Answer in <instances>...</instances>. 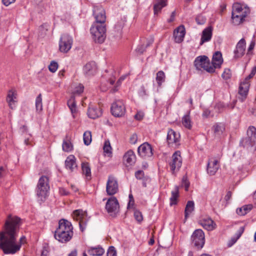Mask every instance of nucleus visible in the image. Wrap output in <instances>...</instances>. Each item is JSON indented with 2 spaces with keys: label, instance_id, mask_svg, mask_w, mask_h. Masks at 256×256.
<instances>
[{
  "label": "nucleus",
  "instance_id": "23",
  "mask_svg": "<svg viewBox=\"0 0 256 256\" xmlns=\"http://www.w3.org/2000/svg\"><path fill=\"white\" fill-rule=\"evenodd\" d=\"M16 94L15 90H11L8 92L6 97V102L8 104L9 107L12 110L16 108Z\"/></svg>",
  "mask_w": 256,
  "mask_h": 256
},
{
  "label": "nucleus",
  "instance_id": "53",
  "mask_svg": "<svg viewBox=\"0 0 256 256\" xmlns=\"http://www.w3.org/2000/svg\"><path fill=\"white\" fill-rule=\"evenodd\" d=\"M107 256H116V252L114 246H110L107 252Z\"/></svg>",
  "mask_w": 256,
  "mask_h": 256
},
{
  "label": "nucleus",
  "instance_id": "29",
  "mask_svg": "<svg viewBox=\"0 0 256 256\" xmlns=\"http://www.w3.org/2000/svg\"><path fill=\"white\" fill-rule=\"evenodd\" d=\"M102 114V110L100 108L90 107L88 111V117L92 119H95L100 116Z\"/></svg>",
  "mask_w": 256,
  "mask_h": 256
},
{
  "label": "nucleus",
  "instance_id": "52",
  "mask_svg": "<svg viewBox=\"0 0 256 256\" xmlns=\"http://www.w3.org/2000/svg\"><path fill=\"white\" fill-rule=\"evenodd\" d=\"M256 73V66L253 67L250 74L244 79V81L250 82V80L254 77Z\"/></svg>",
  "mask_w": 256,
  "mask_h": 256
},
{
  "label": "nucleus",
  "instance_id": "16",
  "mask_svg": "<svg viewBox=\"0 0 256 256\" xmlns=\"http://www.w3.org/2000/svg\"><path fill=\"white\" fill-rule=\"evenodd\" d=\"M138 152L139 156L144 158H150L153 154L151 146L147 142L141 144L138 148Z\"/></svg>",
  "mask_w": 256,
  "mask_h": 256
},
{
  "label": "nucleus",
  "instance_id": "7",
  "mask_svg": "<svg viewBox=\"0 0 256 256\" xmlns=\"http://www.w3.org/2000/svg\"><path fill=\"white\" fill-rule=\"evenodd\" d=\"M248 137L240 142V144L244 147L252 146L256 142V128L254 126L248 127L247 130Z\"/></svg>",
  "mask_w": 256,
  "mask_h": 256
},
{
  "label": "nucleus",
  "instance_id": "27",
  "mask_svg": "<svg viewBox=\"0 0 256 256\" xmlns=\"http://www.w3.org/2000/svg\"><path fill=\"white\" fill-rule=\"evenodd\" d=\"M212 36V28L210 26L204 29L202 32L200 44L202 45L204 42H208Z\"/></svg>",
  "mask_w": 256,
  "mask_h": 256
},
{
  "label": "nucleus",
  "instance_id": "64",
  "mask_svg": "<svg viewBox=\"0 0 256 256\" xmlns=\"http://www.w3.org/2000/svg\"><path fill=\"white\" fill-rule=\"evenodd\" d=\"M244 230V228L242 226L240 228V229L238 230V238H239Z\"/></svg>",
  "mask_w": 256,
  "mask_h": 256
},
{
  "label": "nucleus",
  "instance_id": "41",
  "mask_svg": "<svg viewBox=\"0 0 256 256\" xmlns=\"http://www.w3.org/2000/svg\"><path fill=\"white\" fill-rule=\"evenodd\" d=\"M36 112H40L42 110V96L40 94L36 99Z\"/></svg>",
  "mask_w": 256,
  "mask_h": 256
},
{
  "label": "nucleus",
  "instance_id": "26",
  "mask_svg": "<svg viewBox=\"0 0 256 256\" xmlns=\"http://www.w3.org/2000/svg\"><path fill=\"white\" fill-rule=\"evenodd\" d=\"M223 60L222 58V54L220 52H216L213 55L212 59V63L211 64L213 68H214V70L216 68H219L222 63Z\"/></svg>",
  "mask_w": 256,
  "mask_h": 256
},
{
  "label": "nucleus",
  "instance_id": "21",
  "mask_svg": "<svg viewBox=\"0 0 256 256\" xmlns=\"http://www.w3.org/2000/svg\"><path fill=\"white\" fill-rule=\"evenodd\" d=\"M185 34L186 30L184 26L181 25L178 27L174 32L176 42L178 43L181 42L184 40Z\"/></svg>",
  "mask_w": 256,
  "mask_h": 256
},
{
  "label": "nucleus",
  "instance_id": "38",
  "mask_svg": "<svg viewBox=\"0 0 256 256\" xmlns=\"http://www.w3.org/2000/svg\"><path fill=\"white\" fill-rule=\"evenodd\" d=\"M166 76L164 72L160 70L158 71L156 74V81L158 83V86H160L162 83L165 81Z\"/></svg>",
  "mask_w": 256,
  "mask_h": 256
},
{
  "label": "nucleus",
  "instance_id": "25",
  "mask_svg": "<svg viewBox=\"0 0 256 256\" xmlns=\"http://www.w3.org/2000/svg\"><path fill=\"white\" fill-rule=\"evenodd\" d=\"M201 226L208 230H212L216 227V224L210 218H204L200 222Z\"/></svg>",
  "mask_w": 256,
  "mask_h": 256
},
{
  "label": "nucleus",
  "instance_id": "3",
  "mask_svg": "<svg viewBox=\"0 0 256 256\" xmlns=\"http://www.w3.org/2000/svg\"><path fill=\"white\" fill-rule=\"evenodd\" d=\"M73 226L71 222L65 219L59 220L58 227L54 232V237L59 242L66 243L73 236Z\"/></svg>",
  "mask_w": 256,
  "mask_h": 256
},
{
  "label": "nucleus",
  "instance_id": "50",
  "mask_svg": "<svg viewBox=\"0 0 256 256\" xmlns=\"http://www.w3.org/2000/svg\"><path fill=\"white\" fill-rule=\"evenodd\" d=\"M134 216L135 219L139 222L143 220V217L140 212L136 210L134 212Z\"/></svg>",
  "mask_w": 256,
  "mask_h": 256
},
{
  "label": "nucleus",
  "instance_id": "47",
  "mask_svg": "<svg viewBox=\"0 0 256 256\" xmlns=\"http://www.w3.org/2000/svg\"><path fill=\"white\" fill-rule=\"evenodd\" d=\"M58 68V64L56 62L54 61L52 62L48 66L49 70L52 72H56Z\"/></svg>",
  "mask_w": 256,
  "mask_h": 256
},
{
  "label": "nucleus",
  "instance_id": "12",
  "mask_svg": "<svg viewBox=\"0 0 256 256\" xmlns=\"http://www.w3.org/2000/svg\"><path fill=\"white\" fill-rule=\"evenodd\" d=\"M111 112L116 117L123 116L126 112V108L123 102L118 100L114 102L111 106Z\"/></svg>",
  "mask_w": 256,
  "mask_h": 256
},
{
  "label": "nucleus",
  "instance_id": "48",
  "mask_svg": "<svg viewBox=\"0 0 256 256\" xmlns=\"http://www.w3.org/2000/svg\"><path fill=\"white\" fill-rule=\"evenodd\" d=\"M84 88V86L82 84H80L78 87L76 88V89L74 90L72 96H74L75 97L76 95L80 94L83 92Z\"/></svg>",
  "mask_w": 256,
  "mask_h": 256
},
{
  "label": "nucleus",
  "instance_id": "61",
  "mask_svg": "<svg viewBox=\"0 0 256 256\" xmlns=\"http://www.w3.org/2000/svg\"><path fill=\"white\" fill-rule=\"evenodd\" d=\"M16 0H2L4 4L6 6H9L10 4L14 2Z\"/></svg>",
  "mask_w": 256,
  "mask_h": 256
},
{
  "label": "nucleus",
  "instance_id": "11",
  "mask_svg": "<svg viewBox=\"0 0 256 256\" xmlns=\"http://www.w3.org/2000/svg\"><path fill=\"white\" fill-rule=\"evenodd\" d=\"M119 204L115 197L110 198L106 204V209L110 216H115L119 210Z\"/></svg>",
  "mask_w": 256,
  "mask_h": 256
},
{
  "label": "nucleus",
  "instance_id": "28",
  "mask_svg": "<svg viewBox=\"0 0 256 256\" xmlns=\"http://www.w3.org/2000/svg\"><path fill=\"white\" fill-rule=\"evenodd\" d=\"M167 5V0H156L154 6V15H157L161 10Z\"/></svg>",
  "mask_w": 256,
  "mask_h": 256
},
{
  "label": "nucleus",
  "instance_id": "34",
  "mask_svg": "<svg viewBox=\"0 0 256 256\" xmlns=\"http://www.w3.org/2000/svg\"><path fill=\"white\" fill-rule=\"evenodd\" d=\"M224 130V126L222 123L216 124L212 127V130L216 136H220L222 134Z\"/></svg>",
  "mask_w": 256,
  "mask_h": 256
},
{
  "label": "nucleus",
  "instance_id": "37",
  "mask_svg": "<svg viewBox=\"0 0 256 256\" xmlns=\"http://www.w3.org/2000/svg\"><path fill=\"white\" fill-rule=\"evenodd\" d=\"M252 208V204L245 205L236 209V213L240 216H244L249 212Z\"/></svg>",
  "mask_w": 256,
  "mask_h": 256
},
{
  "label": "nucleus",
  "instance_id": "32",
  "mask_svg": "<svg viewBox=\"0 0 256 256\" xmlns=\"http://www.w3.org/2000/svg\"><path fill=\"white\" fill-rule=\"evenodd\" d=\"M104 252V250L100 247L91 248L88 250V253L90 255L93 256H101Z\"/></svg>",
  "mask_w": 256,
  "mask_h": 256
},
{
  "label": "nucleus",
  "instance_id": "8",
  "mask_svg": "<svg viewBox=\"0 0 256 256\" xmlns=\"http://www.w3.org/2000/svg\"><path fill=\"white\" fill-rule=\"evenodd\" d=\"M180 136L179 133L172 129H169L166 137V142L169 147L176 148L180 145Z\"/></svg>",
  "mask_w": 256,
  "mask_h": 256
},
{
  "label": "nucleus",
  "instance_id": "42",
  "mask_svg": "<svg viewBox=\"0 0 256 256\" xmlns=\"http://www.w3.org/2000/svg\"><path fill=\"white\" fill-rule=\"evenodd\" d=\"M83 140L84 144L88 146L92 142V133L91 132L87 130L83 134Z\"/></svg>",
  "mask_w": 256,
  "mask_h": 256
},
{
  "label": "nucleus",
  "instance_id": "1",
  "mask_svg": "<svg viewBox=\"0 0 256 256\" xmlns=\"http://www.w3.org/2000/svg\"><path fill=\"white\" fill-rule=\"evenodd\" d=\"M20 219L9 215L5 222L4 230L0 232V248L6 254H14L21 248L16 241Z\"/></svg>",
  "mask_w": 256,
  "mask_h": 256
},
{
  "label": "nucleus",
  "instance_id": "55",
  "mask_svg": "<svg viewBox=\"0 0 256 256\" xmlns=\"http://www.w3.org/2000/svg\"><path fill=\"white\" fill-rule=\"evenodd\" d=\"M144 172L142 170H138L135 172V176L138 179H142L144 177Z\"/></svg>",
  "mask_w": 256,
  "mask_h": 256
},
{
  "label": "nucleus",
  "instance_id": "39",
  "mask_svg": "<svg viewBox=\"0 0 256 256\" xmlns=\"http://www.w3.org/2000/svg\"><path fill=\"white\" fill-rule=\"evenodd\" d=\"M154 42L152 39L150 40L147 44H142L138 46L136 49V52L138 54H141L145 51L146 48L149 46Z\"/></svg>",
  "mask_w": 256,
  "mask_h": 256
},
{
  "label": "nucleus",
  "instance_id": "6",
  "mask_svg": "<svg viewBox=\"0 0 256 256\" xmlns=\"http://www.w3.org/2000/svg\"><path fill=\"white\" fill-rule=\"evenodd\" d=\"M194 65L197 70H200L202 68L208 72H214V68H213L208 58L206 56H201L196 58L194 61Z\"/></svg>",
  "mask_w": 256,
  "mask_h": 256
},
{
  "label": "nucleus",
  "instance_id": "14",
  "mask_svg": "<svg viewBox=\"0 0 256 256\" xmlns=\"http://www.w3.org/2000/svg\"><path fill=\"white\" fill-rule=\"evenodd\" d=\"M118 184L116 180L112 176L108 177L106 182V191L108 195L114 194L118 192Z\"/></svg>",
  "mask_w": 256,
  "mask_h": 256
},
{
  "label": "nucleus",
  "instance_id": "45",
  "mask_svg": "<svg viewBox=\"0 0 256 256\" xmlns=\"http://www.w3.org/2000/svg\"><path fill=\"white\" fill-rule=\"evenodd\" d=\"M62 150L64 152H69L72 150V145L68 140H64L62 144Z\"/></svg>",
  "mask_w": 256,
  "mask_h": 256
},
{
  "label": "nucleus",
  "instance_id": "63",
  "mask_svg": "<svg viewBox=\"0 0 256 256\" xmlns=\"http://www.w3.org/2000/svg\"><path fill=\"white\" fill-rule=\"evenodd\" d=\"M31 136H29L28 138H26L24 140V144L26 145H30V144L31 140H30Z\"/></svg>",
  "mask_w": 256,
  "mask_h": 256
},
{
  "label": "nucleus",
  "instance_id": "40",
  "mask_svg": "<svg viewBox=\"0 0 256 256\" xmlns=\"http://www.w3.org/2000/svg\"><path fill=\"white\" fill-rule=\"evenodd\" d=\"M126 20V18L120 19L118 20L114 26V30L118 33L120 34L124 26Z\"/></svg>",
  "mask_w": 256,
  "mask_h": 256
},
{
  "label": "nucleus",
  "instance_id": "51",
  "mask_svg": "<svg viewBox=\"0 0 256 256\" xmlns=\"http://www.w3.org/2000/svg\"><path fill=\"white\" fill-rule=\"evenodd\" d=\"M256 73V66L253 67L250 74L244 79V81L250 82V80L254 77Z\"/></svg>",
  "mask_w": 256,
  "mask_h": 256
},
{
  "label": "nucleus",
  "instance_id": "9",
  "mask_svg": "<svg viewBox=\"0 0 256 256\" xmlns=\"http://www.w3.org/2000/svg\"><path fill=\"white\" fill-rule=\"evenodd\" d=\"M192 244L198 248H201L204 244V234L201 229L194 231L191 236Z\"/></svg>",
  "mask_w": 256,
  "mask_h": 256
},
{
  "label": "nucleus",
  "instance_id": "36",
  "mask_svg": "<svg viewBox=\"0 0 256 256\" xmlns=\"http://www.w3.org/2000/svg\"><path fill=\"white\" fill-rule=\"evenodd\" d=\"M67 104L72 114L76 112V102L74 96H71L70 99L68 100ZM73 117H74V115H73Z\"/></svg>",
  "mask_w": 256,
  "mask_h": 256
},
{
  "label": "nucleus",
  "instance_id": "56",
  "mask_svg": "<svg viewBox=\"0 0 256 256\" xmlns=\"http://www.w3.org/2000/svg\"><path fill=\"white\" fill-rule=\"evenodd\" d=\"M124 79V76H122L118 80V81L116 82V86H114V88L112 89V92H114L118 90L117 86L120 85L121 82L122 80H123Z\"/></svg>",
  "mask_w": 256,
  "mask_h": 256
},
{
  "label": "nucleus",
  "instance_id": "54",
  "mask_svg": "<svg viewBox=\"0 0 256 256\" xmlns=\"http://www.w3.org/2000/svg\"><path fill=\"white\" fill-rule=\"evenodd\" d=\"M137 140H138L137 135L135 134H134L130 136V142L131 144H136Z\"/></svg>",
  "mask_w": 256,
  "mask_h": 256
},
{
  "label": "nucleus",
  "instance_id": "59",
  "mask_svg": "<svg viewBox=\"0 0 256 256\" xmlns=\"http://www.w3.org/2000/svg\"><path fill=\"white\" fill-rule=\"evenodd\" d=\"M144 117V114L142 112H138L135 116L134 118L136 120H141Z\"/></svg>",
  "mask_w": 256,
  "mask_h": 256
},
{
  "label": "nucleus",
  "instance_id": "31",
  "mask_svg": "<svg viewBox=\"0 0 256 256\" xmlns=\"http://www.w3.org/2000/svg\"><path fill=\"white\" fill-rule=\"evenodd\" d=\"M194 209V204L193 201H188L184 210V217L186 219Z\"/></svg>",
  "mask_w": 256,
  "mask_h": 256
},
{
  "label": "nucleus",
  "instance_id": "60",
  "mask_svg": "<svg viewBox=\"0 0 256 256\" xmlns=\"http://www.w3.org/2000/svg\"><path fill=\"white\" fill-rule=\"evenodd\" d=\"M232 196V192L230 191H228L224 197V200H226V201L228 202V201L230 200V199L231 198Z\"/></svg>",
  "mask_w": 256,
  "mask_h": 256
},
{
  "label": "nucleus",
  "instance_id": "4",
  "mask_svg": "<svg viewBox=\"0 0 256 256\" xmlns=\"http://www.w3.org/2000/svg\"><path fill=\"white\" fill-rule=\"evenodd\" d=\"M250 13V10L247 6L239 3L233 4L232 12V22L234 26H238L244 22L246 18Z\"/></svg>",
  "mask_w": 256,
  "mask_h": 256
},
{
  "label": "nucleus",
  "instance_id": "2",
  "mask_svg": "<svg viewBox=\"0 0 256 256\" xmlns=\"http://www.w3.org/2000/svg\"><path fill=\"white\" fill-rule=\"evenodd\" d=\"M93 15L96 22L90 28V33L96 43L102 44L106 38V12L101 6H96L94 7Z\"/></svg>",
  "mask_w": 256,
  "mask_h": 256
},
{
  "label": "nucleus",
  "instance_id": "58",
  "mask_svg": "<svg viewBox=\"0 0 256 256\" xmlns=\"http://www.w3.org/2000/svg\"><path fill=\"white\" fill-rule=\"evenodd\" d=\"M59 192L61 195L66 196L68 195L69 192L64 188H61L59 189Z\"/></svg>",
  "mask_w": 256,
  "mask_h": 256
},
{
  "label": "nucleus",
  "instance_id": "22",
  "mask_svg": "<svg viewBox=\"0 0 256 256\" xmlns=\"http://www.w3.org/2000/svg\"><path fill=\"white\" fill-rule=\"evenodd\" d=\"M250 86V82L243 81L240 84L238 94L242 96V98H240L242 102L244 101V100L246 98L249 90Z\"/></svg>",
  "mask_w": 256,
  "mask_h": 256
},
{
  "label": "nucleus",
  "instance_id": "33",
  "mask_svg": "<svg viewBox=\"0 0 256 256\" xmlns=\"http://www.w3.org/2000/svg\"><path fill=\"white\" fill-rule=\"evenodd\" d=\"M82 174L86 176L87 178L91 177V170L90 164L87 162H83L82 164Z\"/></svg>",
  "mask_w": 256,
  "mask_h": 256
},
{
  "label": "nucleus",
  "instance_id": "5",
  "mask_svg": "<svg viewBox=\"0 0 256 256\" xmlns=\"http://www.w3.org/2000/svg\"><path fill=\"white\" fill-rule=\"evenodd\" d=\"M48 182V178L46 176L40 178L36 188V194L39 200L44 202L48 196L50 189Z\"/></svg>",
  "mask_w": 256,
  "mask_h": 256
},
{
  "label": "nucleus",
  "instance_id": "13",
  "mask_svg": "<svg viewBox=\"0 0 256 256\" xmlns=\"http://www.w3.org/2000/svg\"><path fill=\"white\" fill-rule=\"evenodd\" d=\"M182 164V158L180 151L176 152L172 156V160L170 162V170L174 174L175 171L178 170Z\"/></svg>",
  "mask_w": 256,
  "mask_h": 256
},
{
  "label": "nucleus",
  "instance_id": "57",
  "mask_svg": "<svg viewBox=\"0 0 256 256\" xmlns=\"http://www.w3.org/2000/svg\"><path fill=\"white\" fill-rule=\"evenodd\" d=\"M224 108V104L222 103H218L215 106V109L218 110V112H220Z\"/></svg>",
  "mask_w": 256,
  "mask_h": 256
},
{
  "label": "nucleus",
  "instance_id": "35",
  "mask_svg": "<svg viewBox=\"0 0 256 256\" xmlns=\"http://www.w3.org/2000/svg\"><path fill=\"white\" fill-rule=\"evenodd\" d=\"M190 110H189L188 112V114L184 115L182 120V122L183 126L188 128L190 129L192 128V122L190 118Z\"/></svg>",
  "mask_w": 256,
  "mask_h": 256
},
{
  "label": "nucleus",
  "instance_id": "62",
  "mask_svg": "<svg viewBox=\"0 0 256 256\" xmlns=\"http://www.w3.org/2000/svg\"><path fill=\"white\" fill-rule=\"evenodd\" d=\"M129 198H130V200H129V202L128 205V208H130V202H132V204L134 203V200L132 194H129Z\"/></svg>",
  "mask_w": 256,
  "mask_h": 256
},
{
  "label": "nucleus",
  "instance_id": "18",
  "mask_svg": "<svg viewBox=\"0 0 256 256\" xmlns=\"http://www.w3.org/2000/svg\"><path fill=\"white\" fill-rule=\"evenodd\" d=\"M72 216L74 219L78 221L80 230L84 232L86 226V222L84 220V212L81 210H76L73 212Z\"/></svg>",
  "mask_w": 256,
  "mask_h": 256
},
{
  "label": "nucleus",
  "instance_id": "17",
  "mask_svg": "<svg viewBox=\"0 0 256 256\" xmlns=\"http://www.w3.org/2000/svg\"><path fill=\"white\" fill-rule=\"evenodd\" d=\"M219 161L214 158H211L208 160L207 164V172L210 176H214L216 174L220 168Z\"/></svg>",
  "mask_w": 256,
  "mask_h": 256
},
{
  "label": "nucleus",
  "instance_id": "49",
  "mask_svg": "<svg viewBox=\"0 0 256 256\" xmlns=\"http://www.w3.org/2000/svg\"><path fill=\"white\" fill-rule=\"evenodd\" d=\"M232 76L230 70L228 68H226L224 71L222 76L224 80H228Z\"/></svg>",
  "mask_w": 256,
  "mask_h": 256
},
{
  "label": "nucleus",
  "instance_id": "15",
  "mask_svg": "<svg viewBox=\"0 0 256 256\" xmlns=\"http://www.w3.org/2000/svg\"><path fill=\"white\" fill-rule=\"evenodd\" d=\"M246 42L244 38L239 40L234 51V59L238 60L242 58L245 54Z\"/></svg>",
  "mask_w": 256,
  "mask_h": 256
},
{
  "label": "nucleus",
  "instance_id": "19",
  "mask_svg": "<svg viewBox=\"0 0 256 256\" xmlns=\"http://www.w3.org/2000/svg\"><path fill=\"white\" fill-rule=\"evenodd\" d=\"M136 161V156L132 150H128L123 156V162L126 166H132Z\"/></svg>",
  "mask_w": 256,
  "mask_h": 256
},
{
  "label": "nucleus",
  "instance_id": "44",
  "mask_svg": "<svg viewBox=\"0 0 256 256\" xmlns=\"http://www.w3.org/2000/svg\"><path fill=\"white\" fill-rule=\"evenodd\" d=\"M50 26L48 24H44L41 25L38 29L40 36L42 37L44 36L48 30Z\"/></svg>",
  "mask_w": 256,
  "mask_h": 256
},
{
  "label": "nucleus",
  "instance_id": "30",
  "mask_svg": "<svg viewBox=\"0 0 256 256\" xmlns=\"http://www.w3.org/2000/svg\"><path fill=\"white\" fill-rule=\"evenodd\" d=\"M172 196L170 198V205L172 206L176 204L177 203V200L179 196L178 188V186H175L174 189L172 191Z\"/></svg>",
  "mask_w": 256,
  "mask_h": 256
},
{
  "label": "nucleus",
  "instance_id": "20",
  "mask_svg": "<svg viewBox=\"0 0 256 256\" xmlns=\"http://www.w3.org/2000/svg\"><path fill=\"white\" fill-rule=\"evenodd\" d=\"M84 74L86 76H94L96 72V66L94 62H88L83 68Z\"/></svg>",
  "mask_w": 256,
  "mask_h": 256
},
{
  "label": "nucleus",
  "instance_id": "24",
  "mask_svg": "<svg viewBox=\"0 0 256 256\" xmlns=\"http://www.w3.org/2000/svg\"><path fill=\"white\" fill-rule=\"evenodd\" d=\"M65 166L66 169L71 172L74 171L77 168V164L76 163V158L73 155H70L67 157L65 160Z\"/></svg>",
  "mask_w": 256,
  "mask_h": 256
},
{
  "label": "nucleus",
  "instance_id": "43",
  "mask_svg": "<svg viewBox=\"0 0 256 256\" xmlns=\"http://www.w3.org/2000/svg\"><path fill=\"white\" fill-rule=\"evenodd\" d=\"M103 150L104 153L106 154L108 156L112 154V148L111 147L110 142L108 140H106L103 146Z\"/></svg>",
  "mask_w": 256,
  "mask_h": 256
},
{
  "label": "nucleus",
  "instance_id": "10",
  "mask_svg": "<svg viewBox=\"0 0 256 256\" xmlns=\"http://www.w3.org/2000/svg\"><path fill=\"white\" fill-rule=\"evenodd\" d=\"M73 40L70 36L64 34L62 36L59 42V50L64 53L68 52L72 48Z\"/></svg>",
  "mask_w": 256,
  "mask_h": 256
},
{
  "label": "nucleus",
  "instance_id": "46",
  "mask_svg": "<svg viewBox=\"0 0 256 256\" xmlns=\"http://www.w3.org/2000/svg\"><path fill=\"white\" fill-rule=\"evenodd\" d=\"M196 21L198 24H204L206 22V18L202 14H199L196 18Z\"/></svg>",
  "mask_w": 256,
  "mask_h": 256
}]
</instances>
